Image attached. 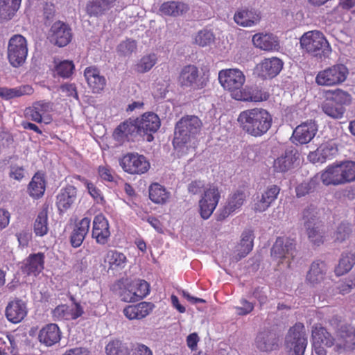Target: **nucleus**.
Returning <instances> with one entry per match:
<instances>
[{
    "label": "nucleus",
    "instance_id": "1",
    "mask_svg": "<svg viewBox=\"0 0 355 355\" xmlns=\"http://www.w3.org/2000/svg\"><path fill=\"white\" fill-rule=\"evenodd\" d=\"M238 121L245 133L254 137H260L270 129L272 117L268 110L255 107L241 112Z\"/></svg>",
    "mask_w": 355,
    "mask_h": 355
},
{
    "label": "nucleus",
    "instance_id": "2",
    "mask_svg": "<svg viewBox=\"0 0 355 355\" xmlns=\"http://www.w3.org/2000/svg\"><path fill=\"white\" fill-rule=\"evenodd\" d=\"M202 123L195 115L182 116L175 124L173 145L175 149L182 148L200 133Z\"/></svg>",
    "mask_w": 355,
    "mask_h": 355
},
{
    "label": "nucleus",
    "instance_id": "3",
    "mask_svg": "<svg viewBox=\"0 0 355 355\" xmlns=\"http://www.w3.org/2000/svg\"><path fill=\"white\" fill-rule=\"evenodd\" d=\"M301 48L315 57L329 58L331 48L322 33L319 31H308L300 37Z\"/></svg>",
    "mask_w": 355,
    "mask_h": 355
},
{
    "label": "nucleus",
    "instance_id": "4",
    "mask_svg": "<svg viewBox=\"0 0 355 355\" xmlns=\"http://www.w3.org/2000/svg\"><path fill=\"white\" fill-rule=\"evenodd\" d=\"M209 81V71L200 74L198 68L194 64L184 66L178 78V82L182 88L200 90L205 88Z\"/></svg>",
    "mask_w": 355,
    "mask_h": 355
},
{
    "label": "nucleus",
    "instance_id": "5",
    "mask_svg": "<svg viewBox=\"0 0 355 355\" xmlns=\"http://www.w3.org/2000/svg\"><path fill=\"white\" fill-rule=\"evenodd\" d=\"M218 81L223 89L228 91L236 100L243 89L245 76L239 69H225L219 71Z\"/></svg>",
    "mask_w": 355,
    "mask_h": 355
},
{
    "label": "nucleus",
    "instance_id": "6",
    "mask_svg": "<svg viewBox=\"0 0 355 355\" xmlns=\"http://www.w3.org/2000/svg\"><path fill=\"white\" fill-rule=\"evenodd\" d=\"M349 74L348 68L343 64H336L320 71L315 83L320 86L333 87L344 83Z\"/></svg>",
    "mask_w": 355,
    "mask_h": 355
},
{
    "label": "nucleus",
    "instance_id": "7",
    "mask_svg": "<svg viewBox=\"0 0 355 355\" xmlns=\"http://www.w3.org/2000/svg\"><path fill=\"white\" fill-rule=\"evenodd\" d=\"M28 55L26 39L19 34L14 35L8 41L7 57L13 67H19L26 62Z\"/></svg>",
    "mask_w": 355,
    "mask_h": 355
},
{
    "label": "nucleus",
    "instance_id": "8",
    "mask_svg": "<svg viewBox=\"0 0 355 355\" xmlns=\"http://www.w3.org/2000/svg\"><path fill=\"white\" fill-rule=\"evenodd\" d=\"M306 329L303 323L296 322L291 327L285 338V346L294 355H304L307 346Z\"/></svg>",
    "mask_w": 355,
    "mask_h": 355
},
{
    "label": "nucleus",
    "instance_id": "9",
    "mask_svg": "<svg viewBox=\"0 0 355 355\" xmlns=\"http://www.w3.org/2000/svg\"><path fill=\"white\" fill-rule=\"evenodd\" d=\"M119 164L123 170L131 175L146 173L150 164L147 158L137 153H128L119 159Z\"/></svg>",
    "mask_w": 355,
    "mask_h": 355
},
{
    "label": "nucleus",
    "instance_id": "10",
    "mask_svg": "<svg viewBox=\"0 0 355 355\" xmlns=\"http://www.w3.org/2000/svg\"><path fill=\"white\" fill-rule=\"evenodd\" d=\"M302 219L309 240L315 245L323 243L324 239L320 232L321 225L317 218L316 208L310 205L303 211Z\"/></svg>",
    "mask_w": 355,
    "mask_h": 355
},
{
    "label": "nucleus",
    "instance_id": "11",
    "mask_svg": "<svg viewBox=\"0 0 355 355\" xmlns=\"http://www.w3.org/2000/svg\"><path fill=\"white\" fill-rule=\"evenodd\" d=\"M220 198V194L216 186L209 185L205 189L199 200L200 214L203 219H208L211 216Z\"/></svg>",
    "mask_w": 355,
    "mask_h": 355
},
{
    "label": "nucleus",
    "instance_id": "12",
    "mask_svg": "<svg viewBox=\"0 0 355 355\" xmlns=\"http://www.w3.org/2000/svg\"><path fill=\"white\" fill-rule=\"evenodd\" d=\"M338 153V144L335 139L322 142L315 151L308 155L309 160L313 164H323L336 157Z\"/></svg>",
    "mask_w": 355,
    "mask_h": 355
},
{
    "label": "nucleus",
    "instance_id": "13",
    "mask_svg": "<svg viewBox=\"0 0 355 355\" xmlns=\"http://www.w3.org/2000/svg\"><path fill=\"white\" fill-rule=\"evenodd\" d=\"M295 241L294 239L279 236L277 238L271 249V256L275 259L282 260L288 259V266L290 260L293 259L295 253Z\"/></svg>",
    "mask_w": 355,
    "mask_h": 355
},
{
    "label": "nucleus",
    "instance_id": "14",
    "mask_svg": "<svg viewBox=\"0 0 355 355\" xmlns=\"http://www.w3.org/2000/svg\"><path fill=\"white\" fill-rule=\"evenodd\" d=\"M334 346L335 351L338 352L354 349L355 348V327L349 324L341 326L336 331Z\"/></svg>",
    "mask_w": 355,
    "mask_h": 355
},
{
    "label": "nucleus",
    "instance_id": "15",
    "mask_svg": "<svg viewBox=\"0 0 355 355\" xmlns=\"http://www.w3.org/2000/svg\"><path fill=\"white\" fill-rule=\"evenodd\" d=\"M135 120L139 134L147 135L146 140L149 142L154 139L153 133L156 132L161 125V121L158 115L152 112L143 114L140 118Z\"/></svg>",
    "mask_w": 355,
    "mask_h": 355
},
{
    "label": "nucleus",
    "instance_id": "16",
    "mask_svg": "<svg viewBox=\"0 0 355 355\" xmlns=\"http://www.w3.org/2000/svg\"><path fill=\"white\" fill-rule=\"evenodd\" d=\"M73 37V33L69 24L61 21H55L49 31V38L51 43L64 47L69 44Z\"/></svg>",
    "mask_w": 355,
    "mask_h": 355
},
{
    "label": "nucleus",
    "instance_id": "17",
    "mask_svg": "<svg viewBox=\"0 0 355 355\" xmlns=\"http://www.w3.org/2000/svg\"><path fill=\"white\" fill-rule=\"evenodd\" d=\"M111 236L110 225L105 216L101 214L94 218L92 230V237L99 245L108 243Z\"/></svg>",
    "mask_w": 355,
    "mask_h": 355
},
{
    "label": "nucleus",
    "instance_id": "18",
    "mask_svg": "<svg viewBox=\"0 0 355 355\" xmlns=\"http://www.w3.org/2000/svg\"><path fill=\"white\" fill-rule=\"evenodd\" d=\"M139 134L135 120L128 119L120 123L114 130L112 137L118 144L122 145L133 140Z\"/></svg>",
    "mask_w": 355,
    "mask_h": 355
},
{
    "label": "nucleus",
    "instance_id": "19",
    "mask_svg": "<svg viewBox=\"0 0 355 355\" xmlns=\"http://www.w3.org/2000/svg\"><path fill=\"white\" fill-rule=\"evenodd\" d=\"M28 308L25 301L15 297L10 300L5 309V315L8 321L17 324L27 315Z\"/></svg>",
    "mask_w": 355,
    "mask_h": 355
},
{
    "label": "nucleus",
    "instance_id": "20",
    "mask_svg": "<svg viewBox=\"0 0 355 355\" xmlns=\"http://www.w3.org/2000/svg\"><path fill=\"white\" fill-rule=\"evenodd\" d=\"M154 309L153 303L144 301L126 306L123 313L130 320H141L149 315Z\"/></svg>",
    "mask_w": 355,
    "mask_h": 355
},
{
    "label": "nucleus",
    "instance_id": "21",
    "mask_svg": "<svg viewBox=\"0 0 355 355\" xmlns=\"http://www.w3.org/2000/svg\"><path fill=\"white\" fill-rule=\"evenodd\" d=\"M280 188L277 185H270L254 200L253 209L255 212H263L277 198Z\"/></svg>",
    "mask_w": 355,
    "mask_h": 355
},
{
    "label": "nucleus",
    "instance_id": "22",
    "mask_svg": "<svg viewBox=\"0 0 355 355\" xmlns=\"http://www.w3.org/2000/svg\"><path fill=\"white\" fill-rule=\"evenodd\" d=\"M77 199V189L73 185L67 184L62 187L56 196V206L61 212L70 209Z\"/></svg>",
    "mask_w": 355,
    "mask_h": 355
},
{
    "label": "nucleus",
    "instance_id": "23",
    "mask_svg": "<svg viewBox=\"0 0 355 355\" xmlns=\"http://www.w3.org/2000/svg\"><path fill=\"white\" fill-rule=\"evenodd\" d=\"M283 61L277 58H265L258 66L259 76L264 79L277 76L283 68Z\"/></svg>",
    "mask_w": 355,
    "mask_h": 355
},
{
    "label": "nucleus",
    "instance_id": "24",
    "mask_svg": "<svg viewBox=\"0 0 355 355\" xmlns=\"http://www.w3.org/2000/svg\"><path fill=\"white\" fill-rule=\"evenodd\" d=\"M317 131L318 127L316 123L310 120L302 123L295 129L293 137L299 144H306L313 139Z\"/></svg>",
    "mask_w": 355,
    "mask_h": 355
},
{
    "label": "nucleus",
    "instance_id": "25",
    "mask_svg": "<svg viewBox=\"0 0 355 355\" xmlns=\"http://www.w3.org/2000/svg\"><path fill=\"white\" fill-rule=\"evenodd\" d=\"M84 76L89 87L93 93H100L106 85L105 77L101 75L100 71L95 67H88L84 71Z\"/></svg>",
    "mask_w": 355,
    "mask_h": 355
},
{
    "label": "nucleus",
    "instance_id": "26",
    "mask_svg": "<svg viewBox=\"0 0 355 355\" xmlns=\"http://www.w3.org/2000/svg\"><path fill=\"white\" fill-rule=\"evenodd\" d=\"M270 97L269 93L259 88V87H243L241 92L237 96L236 101H245V102H262L267 101Z\"/></svg>",
    "mask_w": 355,
    "mask_h": 355
},
{
    "label": "nucleus",
    "instance_id": "27",
    "mask_svg": "<svg viewBox=\"0 0 355 355\" xmlns=\"http://www.w3.org/2000/svg\"><path fill=\"white\" fill-rule=\"evenodd\" d=\"M128 262L126 255L116 250H109L105 257V263L107 264L108 270L113 272L123 270Z\"/></svg>",
    "mask_w": 355,
    "mask_h": 355
},
{
    "label": "nucleus",
    "instance_id": "28",
    "mask_svg": "<svg viewBox=\"0 0 355 355\" xmlns=\"http://www.w3.org/2000/svg\"><path fill=\"white\" fill-rule=\"evenodd\" d=\"M45 256L42 252L31 254L24 261L22 270L27 275L37 276L44 268Z\"/></svg>",
    "mask_w": 355,
    "mask_h": 355
},
{
    "label": "nucleus",
    "instance_id": "29",
    "mask_svg": "<svg viewBox=\"0 0 355 355\" xmlns=\"http://www.w3.org/2000/svg\"><path fill=\"white\" fill-rule=\"evenodd\" d=\"M46 185V181L44 173L42 171H37L34 174L28 185V193L33 199H40L44 194Z\"/></svg>",
    "mask_w": 355,
    "mask_h": 355
},
{
    "label": "nucleus",
    "instance_id": "30",
    "mask_svg": "<svg viewBox=\"0 0 355 355\" xmlns=\"http://www.w3.org/2000/svg\"><path fill=\"white\" fill-rule=\"evenodd\" d=\"M38 338L40 343L50 347L60 340L61 331L56 324H48L40 331Z\"/></svg>",
    "mask_w": 355,
    "mask_h": 355
},
{
    "label": "nucleus",
    "instance_id": "31",
    "mask_svg": "<svg viewBox=\"0 0 355 355\" xmlns=\"http://www.w3.org/2000/svg\"><path fill=\"white\" fill-rule=\"evenodd\" d=\"M279 337L272 332L260 333L256 340L257 347L263 352H271L279 347Z\"/></svg>",
    "mask_w": 355,
    "mask_h": 355
},
{
    "label": "nucleus",
    "instance_id": "32",
    "mask_svg": "<svg viewBox=\"0 0 355 355\" xmlns=\"http://www.w3.org/2000/svg\"><path fill=\"white\" fill-rule=\"evenodd\" d=\"M116 0H90L87 6V14L92 17H101L114 7Z\"/></svg>",
    "mask_w": 355,
    "mask_h": 355
},
{
    "label": "nucleus",
    "instance_id": "33",
    "mask_svg": "<svg viewBox=\"0 0 355 355\" xmlns=\"http://www.w3.org/2000/svg\"><path fill=\"white\" fill-rule=\"evenodd\" d=\"M326 270V264L324 261L318 260L313 261L307 272L306 282L313 286L321 283L324 279Z\"/></svg>",
    "mask_w": 355,
    "mask_h": 355
},
{
    "label": "nucleus",
    "instance_id": "34",
    "mask_svg": "<svg viewBox=\"0 0 355 355\" xmlns=\"http://www.w3.org/2000/svg\"><path fill=\"white\" fill-rule=\"evenodd\" d=\"M313 345H323L327 347L334 345V338L320 324H315L312 329Z\"/></svg>",
    "mask_w": 355,
    "mask_h": 355
},
{
    "label": "nucleus",
    "instance_id": "35",
    "mask_svg": "<svg viewBox=\"0 0 355 355\" xmlns=\"http://www.w3.org/2000/svg\"><path fill=\"white\" fill-rule=\"evenodd\" d=\"M254 45L264 51H273L279 48V42L271 34H255L252 37Z\"/></svg>",
    "mask_w": 355,
    "mask_h": 355
},
{
    "label": "nucleus",
    "instance_id": "36",
    "mask_svg": "<svg viewBox=\"0 0 355 355\" xmlns=\"http://www.w3.org/2000/svg\"><path fill=\"white\" fill-rule=\"evenodd\" d=\"M320 178L326 186L343 184L339 164L328 166L322 172Z\"/></svg>",
    "mask_w": 355,
    "mask_h": 355
},
{
    "label": "nucleus",
    "instance_id": "37",
    "mask_svg": "<svg viewBox=\"0 0 355 355\" xmlns=\"http://www.w3.org/2000/svg\"><path fill=\"white\" fill-rule=\"evenodd\" d=\"M149 198L155 204L163 205L168 202L170 193L159 183H152L148 189Z\"/></svg>",
    "mask_w": 355,
    "mask_h": 355
},
{
    "label": "nucleus",
    "instance_id": "38",
    "mask_svg": "<svg viewBox=\"0 0 355 355\" xmlns=\"http://www.w3.org/2000/svg\"><path fill=\"white\" fill-rule=\"evenodd\" d=\"M188 10L189 6L187 3L174 1L163 3L159 9L162 14L173 17L182 15Z\"/></svg>",
    "mask_w": 355,
    "mask_h": 355
},
{
    "label": "nucleus",
    "instance_id": "39",
    "mask_svg": "<svg viewBox=\"0 0 355 355\" xmlns=\"http://www.w3.org/2000/svg\"><path fill=\"white\" fill-rule=\"evenodd\" d=\"M259 15L249 10H241L234 16L235 22L242 26H252L259 21Z\"/></svg>",
    "mask_w": 355,
    "mask_h": 355
},
{
    "label": "nucleus",
    "instance_id": "40",
    "mask_svg": "<svg viewBox=\"0 0 355 355\" xmlns=\"http://www.w3.org/2000/svg\"><path fill=\"white\" fill-rule=\"evenodd\" d=\"M325 96L328 97V101H334L343 107L350 105L352 101V96L347 92L341 89L328 90L326 92Z\"/></svg>",
    "mask_w": 355,
    "mask_h": 355
},
{
    "label": "nucleus",
    "instance_id": "41",
    "mask_svg": "<svg viewBox=\"0 0 355 355\" xmlns=\"http://www.w3.org/2000/svg\"><path fill=\"white\" fill-rule=\"evenodd\" d=\"M33 93V89L29 85H24L16 88H7L0 87V97L9 100L24 95H29Z\"/></svg>",
    "mask_w": 355,
    "mask_h": 355
},
{
    "label": "nucleus",
    "instance_id": "42",
    "mask_svg": "<svg viewBox=\"0 0 355 355\" xmlns=\"http://www.w3.org/2000/svg\"><path fill=\"white\" fill-rule=\"evenodd\" d=\"M355 264V254H343L339 260L338 266L335 268L334 272L337 276H342L351 270Z\"/></svg>",
    "mask_w": 355,
    "mask_h": 355
},
{
    "label": "nucleus",
    "instance_id": "43",
    "mask_svg": "<svg viewBox=\"0 0 355 355\" xmlns=\"http://www.w3.org/2000/svg\"><path fill=\"white\" fill-rule=\"evenodd\" d=\"M33 231L36 236H44L48 233V213L46 209L40 211L33 224Z\"/></svg>",
    "mask_w": 355,
    "mask_h": 355
},
{
    "label": "nucleus",
    "instance_id": "44",
    "mask_svg": "<svg viewBox=\"0 0 355 355\" xmlns=\"http://www.w3.org/2000/svg\"><path fill=\"white\" fill-rule=\"evenodd\" d=\"M21 0H0V15L6 19H10L19 10Z\"/></svg>",
    "mask_w": 355,
    "mask_h": 355
},
{
    "label": "nucleus",
    "instance_id": "45",
    "mask_svg": "<svg viewBox=\"0 0 355 355\" xmlns=\"http://www.w3.org/2000/svg\"><path fill=\"white\" fill-rule=\"evenodd\" d=\"M157 56L154 53L145 55L135 64V70L139 73L148 72L156 64Z\"/></svg>",
    "mask_w": 355,
    "mask_h": 355
},
{
    "label": "nucleus",
    "instance_id": "46",
    "mask_svg": "<svg viewBox=\"0 0 355 355\" xmlns=\"http://www.w3.org/2000/svg\"><path fill=\"white\" fill-rule=\"evenodd\" d=\"M107 355H130V345L123 343L120 340L110 341L105 347Z\"/></svg>",
    "mask_w": 355,
    "mask_h": 355
},
{
    "label": "nucleus",
    "instance_id": "47",
    "mask_svg": "<svg viewBox=\"0 0 355 355\" xmlns=\"http://www.w3.org/2000/svg\"><path fill=\"white\" fill-rule=\"evenodd\" d=\"M322 110L327 115L334 119H341L345 112V107L338 105L334 101H328V97L326 96L322 104Z\"/></svg>",
    "mask_w": 355,
    "mask_h": 355
},
{
    "label": "nucleus",
    "instance_id": "48",
    "mask_svg": "<svg viewBox=\"0 0 355 355\" xmlns=\"http://www.w3.org/2000/svg\"><path fill=\"white\" fill-rule=\"evenodd\" d=\"M253 248V232L247 230L243 232L241 242L239 245V255L240 258L245 257Z\"/></svg>",
    "mask_w": 355,
    "mask_h": 355
},
{
    "label": "nucleus",
    "instance_id": "49",
    "mask_svg": "<svg viewBox=\"0 0 355 355\" xmlns=\"http://www.w3.org/2000/svg\"><path fill=\"white\" fill-rule=\"evenodd\" d=\"M117 285L119 288V295L121 301L125 302H137V297L135 296L133 287L131 282L124 284V281H119Z\"/></svg>",
    "mask_w": 355,
    "mask_h": 355
},
{
    "label": "nucleus",
    "instance_id": "50",
    "mask_svg": "<svg viewBox=\"0 0 355 355\" xmlns=\"http://www.w3.org/2000/svg\"><path fill=\"white\" fill-rule=\"evenodd\" d=\"M339 166L343 184L355 181V162L347 161Z\"/></svg>",
    "mask_w": 355,
    "mask_h": 355
},
{
    "label": "nucleus",
    "instance_id": "51",
    "mask_svg": "<svg viewBox=\"0 0 355 355\" xmlns=\"http://www.w3.org/2000/svg\"><path fill=\"white\" fill-rule=\"evenodd\" d=\"M293 164V159L290 153H285L284 155L275 159L273 163L274 171L284 173L289 170Z\"/></svg>",
    "mask_w": 355,
    "mask_h": 355
},
{
    "label": "nucleus",
    "instance_id": "52",
    "mask_svg": "<svg viewBox=\"0 0 355 355\" xmlns=\"http://www.w3.org/2000/svg\"><path fill=\"white\" fill-rule=\"evenodd\" d=\"M137 302L146 297L150 293L149 284L143 279L131 282Z\"/></svg>",
    "mask_w": 355,
    "mask_h": 355
},
{
    "label": "nucleus",
    "instance_id": "53",
    "mask_svg": "<svg viewBox=\"0 0 355 355\" xmlns=\"http://www.w3.org/2000/svg\"><path fill=\"white\" fill-rule=\"evenodd\" d=\"M74 68L72 61L63 60L55 66V71L60 77L69 78L72 75Z\"/></svg>",
    "mask_w": 355,
    "mask_h": 355
},
{
    "label": "nucleus",
    "instance_id": "54",
    "mask_svg": "<svg viewBox=\"0 0 355 355\" xmlns=\"http://www.w3.org/2000/svg\"><path fill=\"white\" fill-rule=\"evenodd\" d=\"M352 233V228L349 223H341L334 233L335 241L343 242L349 239Z\"/></svg>",
    "mask_w": 355,
    "mask_h": 355
},
{
    "label": "nucleus",
    "instance_id": "55",
    "mask_svg": "<svg viewBox=\"0 0 355 355\" xmlns=\"http://www.w3.org/2000/svg\"><path fill=\"white\" fill-rule=\"evenodd\" d=\"M214 35L207 30L200 31L195 37V43L200 46H206L214 41Z\"/></svg>",
    "mask_w": 355,
    "mask_h": 355
},
{
    "label": "nucleus",
    "instance_id": "56",
    "mask_svg": "<svg viewBox=\"0 0 355 355\" xmlns=\"http://www.w3.org/2000/svg\"><path fill=\"white\" fill-rule=\"evenodd\" d=\"M53 318L55 320H70L71 315L69 306L66 304H61L56 306L52 311Z\"/></svg>",
    "mask_w": 355,
    "mask_h": 355
},
{
    "label": "nucleus",
    "instance_id": "57",
    "mask_svg": "<svg viewBox=\"0 0 355 355\" xmlns=\"http://www.w3.org/2000/svg\"><path fill=\"white\" fill-rule=\"evenodd\" d=\"M245 198V193L243 191H238L232 195L227 205L229 206V208L232 209L231 211H235L243 205Z\"/></svg>",
    "mask_w": 355,
    "mask_h": 355
},
{
    "label": "nucleus",
    "instance_id": "58",
    "mask_svg": "<svg viewBox=\"0 0 355 355\" xmlns=\"http://www.w3.org/2000/svg\"><path fill=\"white\" fill-rule=\"evenodd\" d=\"M91 224V219L88 217H84L75 223L73 231L86 237L87 235Z\"/></svg>",
    "mask_w": 355,
    "mask_h": 355
},
{
    "label": "nucleus",
    "instance_id": "59",
    "mask_svg": "<svg viewBox=\"0 0 355 355\" xmlns=\"http://www.w3.org/2000/svg\"><path fill=\"white\" fill-rule=\"evenodd\" d=\"M35 110L41 114V116L46 120V123H49L51 121V118L46 117V114L50 112L52 110V105L50 103L40 101L33 105Z\"/></svg>",
    "mask_w": 355,
    "mask_h": 355
},
{
    "label": "nucleus",
    "instance_id": "60",
    "mask_svg": "<svg viewBox=\"0 0 355 355\" xmlns=\"http://www.w3.org/2000/svg\"><path fill=\"white\" fill-rule=\"evenodd\" d=\"M241 306H235L234 309L236 310V313L238 315H246L250 313L254 308V304L248 301L245 299L241 300Z\"/></svg>",
    "mask_w": 355,
    "mask_h": 355
},
{
    "label": "nucleus",
    "instance_id": "61",
    "mask_svg": "<svg viewBox=\"0 0 355 355\" xmlns=\"http://www.w3.org/2000/svg\"><path fill=\"white\" fill-rule=\"evenodd\" d=\"M137 49V44L135 40H127L122 42L118 46V50L124 55H129Z\"/></svg>",
    "mask_w": 355,
    "mask_h": 355
},
{
    "label": "nucleus",
    "instance_id": "62",
    "mask_svg": "<svg viewBox=\"0 0 355 355\" xmlns=\"http://www.w3.org/2000/svg\"><path fill=\"white\" fill-rule=\"evenodd\" d=\"M130 355H153L152 351L143 344H130Z\"/></svg>",
    "mask_w": 355,
    "mask_h": 355
},
{
    "label": "nucleus",
    "instance_id": "63",
    "mask_svg": "<svg viewBox=\"0 0 355 355\" xmlns=\"http://www.w3.org/2000/svg\"><path fill=\"white\" fill-rule=\"evenodd\" d=\"M25 176V169L17 164L10 166L9 177L15 180L21 181Z\"/></svg>",
    "mask_w": 355,
    "mask_h": 355
},
{
    "label": "nucleus",
    "instance_id": "64",
    "mask_svg": "<svg viewBox=\"0 0 355 355\" xmlns=\"http://www.w3.org/2000/svg\"><path fill=\"white\" fill-rule=\"evenodd\" d=\"M98 173L101 180L107 182H114V178L112 169L108 166H99Z\"/></svg>",
    "mask_w": 355,
    "mask_h": 355
}]
</instances>
